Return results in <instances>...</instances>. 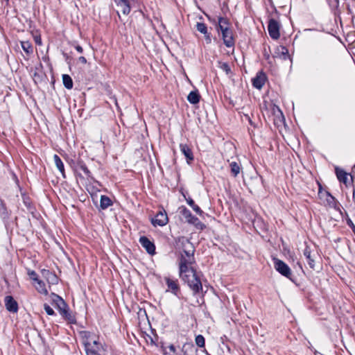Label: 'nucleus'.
Returning a JSON list of instances; mask_svg holds the SVG:
<instances>
[{
    "label": "nucleus",
    "mask_w": 355,
    "mask_h": 355,
    "mask_svg": "<svg viewBox=\"0 0 355 355\" xmlns=\"http://www.w3.org/2000/svg\"><path fill=\"white\" fill-rule=\"evenodd\" d=\"M268 31L270 36L275 40L279 37V25L278 22L274 19H270L268 21Z\"/></svg>",
    "instance_id": "obj_7"
},
{
    "label": "nucleus",
    "mask_w": 355,
    "mask_h": 355,
    "mask_svg": "<svg viewBox=\"0 0 355 355\" xmlns=\"http://www.w3.org/2000/svg\"><path fill=\"white\" fill-rule=\"evenodd\" d=\"M282 49H283L282 54L284 55H288V50L284 47H282Z\"/></svg>",
    "instance_id": "obj_37"
},
{
    "label": "nucleus",
    "mask_w": 355,
    "mask_h": 355,
    "mask_svg": "<svg viewBox=\"0 0 355 355\" xmlns=\"http://www.w3.org/2000/svg\"><path fill=\"white\" fill-rule=\"evenodd\" d=\"M21 45L23 50L27 54H31L33 53V46L29 42H28V41L21 42Z\"/></svg>",
    "instance_id": "obj_26"
},
{
    "label": "nucleus",
    "mask_w": 355,
    "mask_h": 355,
    "mask_svg": "<svg viewBox=\"0 0 355 355\" xmlns=\"http://www.w3.org/2000/svg\"><path fill=\"white\" fill-rule=\"evenodd\" d=\"M266 80L265 74L262 72H259L257 74L256 77L252 79V85L260 89L262 88Z\"/></svg>",
    "instance_id": "obj_12"
},
{
    "label": "nucleus",
    "mask_w": 355,
    "mask_h": 355,
    "mask_svg": "<svg viewBox=\"0 0 355 355\" xmlns=\"http://www.w3.org/2000/svg\"><path fill=\"white\" fill-rule=\"evenodd\" d=\"M53 159H54L55 166H57L58 169L62 174V175L64 176V164L62 162L61 159L60 158V157L58 155H54Z\"/></svg>",
    "instance_id": "obj_22"
},
{
    "label": "nucleus",
    "mask_w": 355,
    "mask_h": 355,
    "mask_svg": "<svg viewBox=\"0 0 355 355\" xmlns=\"http://www.w3.org/2000/svg\"><path fill=\"white\" fill-rule=\"evenodd\" d=\"M187 203L189 204V206H191L192 207V209H193V211L198 215L201 216L203 213V211L201 210V209L195 204L194 201L189 198L188 200H187Z\"/></svg>",
    "instance_id": "obj_25"
},
{
    "label": "nucleus",
    "mask_w": 355,
    "mask_h": 355,
    "mask_svg": "<svg viewBox=\"0 0 355 355\" xmlns=\"http://www.w3.org/2000/svg\"><path fill=\"white\" fill-rule=\"evenodd\" d=\"M62 82H63V85H64V87L67 89H70L73 87V80H72L71 78L70 77V76H69L67 74H63L62 75Z\"/></svg>",
    "instance_id": "obj_23"
},
{
    "label": "nucleus",
    "mask_w": 355,
    "mask_h": 355,
    "mask_svg": "<svg viewBox=\"0 0 355 355\" xmlns=\"http://www.w3.org/2000/svg\"><path fill=\"white\" fill-rule=\"evenodd\" d=\"M112 202L110 198L106 196H101L100 200V207L102 209H105L112 205Z\"/></svg>",
    "instance_id": "obj_20"
},
{
    "label": "nucleus",
    "mask_w": 355,
    "mask_h": 355,
    "mask_svg": "<svg viewBox=\"0 0 355 355\" xmlns=\"http://www.w3.org/2000/svg\"><path fill=\"white\" fill-rule=\"evenodd\" d=\"M10 215V211L8 210L3 200L0 198V217L5 223L8 222Z\"/></svg>",
    "instance_id": "obj_15"
},
{
    "label": "nucleus",
    "mask_w": 355,
    "mask_h": 355,
    "mask_svg": "<svg viewBox=\"0 0 355 355\" xmlns=\"http://www.w3.org/2000/svg\"><path fill=\"white\" fill-rule=\"evenodd\" d=\"M35 42H36L37 44H38L40 45L42 44L40 38H35Z\"/></svg>",
    "instance_id": "obj_38"
},
{
    "label": "nucleus",
    "mask_w": 355,
    "mask_h": 355,
    "mask_svg": "<svg viewBox=\"0 0 355 355\" xmlns=\"http://www.w3.org/2000/svg\"><path fill=\"white\" fill-rule=\"evenodd\" d=\"M169 348H170L171 351H172V352L175 351V347L174 346L171 345V346H170Z\"/></svg>",
    "instance_id": "obj_39"
},
{
    "label": "nucleus",
    "mask_w": 355,
    "mask_h": 355,
    "mask_svg": "<svg viewBox=\"0 0 355 355\" xmlns=\"http://www.w3.org/2000/svg\"><path fill=\"white\" fill-rule=\"evenodd\" d=\"M229 21L225 17H218V30L221 31L223 28H229Z\"/></svg>",
    "instance_id": "obj_27"
},
{
    "label": "nucleus",
    "mask_w": 355,
    "mask_h": 355,
    "mask_svg": "<svg viewBox=\"0 0 355 355\" xmlns=\"http://www.w3.org/2000/svg\"><path fill=\"white\" fill-rule=\"evenodd\" d=\"M53 304L58 309L60 313L69 322L73 321V317L71 315L68 310V306L59 295L52 293L51 295Z\"/></svg>",
    "instance_id": "obj_3"
},
{
    "label": "nucleus",
    "mask_w": 355,
    "mask_h": 355,
    "mask_svg": "<svg viewBox=\"0 0 355 355\" xmlns=\"http://www.w3.org/2000/svg\"><path fill=\"white\" fill-rule=\"evenodd\" d=\"M200 96L197 90L191 91L188 96L187 100L191 104H196L200 101Z\"/></svg>",
    "instance_id": "obj_19"
},
{
    "label": "nucleus",
    "mask_w": 355,
    "mask_h": 355,
    "mask_svg": "<svg viewBox=\"0 0 355 355\" xmlns=\"http://www.w3.org/2000/svg\"><path fill=\"white\" fill-rule=\"evenodd\" d=\"M164 280L168 286V288L171 290L172 293L176 294L180 289L178 281L172 279L170 277H165Z\"/></svg>",
    "instance_id": "obj_17"
},
{
    "label": "nucleus",
    "mask_w": 355,
    "mask_h": 355,
    "mask_svg": "<svg viewBox=\"0 0 355 355\" xmlns=\"http://www.w3.org/2000/svg\"><path fill=\"white\" fill-rule=\"evenodd\" d=\"M28 275H29L30 278L32 279L33 280H34L35 282L38 280L37 275L35 271H33V270L29 271Z\"/></svg>",
    "instance_id": "obj_32"
},
{
    "label": "nucleus",
    "mask_w": 355,
    "mask_h": 355,
    "mask_svg": "<svg viewBox=\"0 0 355 355\" xmlns=\"http://www.w3.org/2000/svg\"><path fill=\"white\" fill-rule=\"evenodd\" d=\"M196 344L200 347H204L205 344V338L202 335H198L196 337Z\"/></svg>",
    "instance_id": "obj_29"
},
{
    "label": "nucleus",
    "mask_w": 355,
    "mask_h": 355,
    "mask_svg": "<svg viewBox=\"0 0 355 355\" xmlns=\"http://www.w3.org/2000/svg\"><path fill=\"white\" fill-rule=\"evenodd\" d=\"M335 171L338 180L346 184L348 180V174L344 170L337 166L335 168Z\"/></svg>",
    "instance_id": "obj_18"
},
{
    "label": "nucleus",
    "mask_w": 355,
    "mask_h": 355,
    "mask_svg": "<svg viewBox=\"0 0 355 355\" xmlns=\"http://www.w3.org/2000/svg\"><path fill=\"white\" fill-rule=\"evenodd\" d=\"M182 216L186 219L187 222L195 225L198 229L203 230L205 225L200 220L194 216L191 212L186 207H182L180 210Z\"/></svg>",
    "instance_id": "obj_4"
},
{
    "label": "nucleus",
    "mask_w": 355,
    "mask_h": 355,
    "mask_svg": "<svg viewBox=\"0 0 355 355\" xmlns=\"http://www.w3.org/2000/svg\"><path fill=\"white\" fill-rule=\"evenodd\" d=\"M278 111L280 112V114L282 115V112H281V110L278 108Z\"/></svg>",
    "instance_id": "obj_42"
},
{
    "label": "nucleus",
    "mask_w": 355,
    "mask_h": 355,
    "mask_svg": "<svg viewBox=\"0 0 355 355\" xmlns=\"http://www.w3.org/2000/svg\"><path fill=\"white\" fill-rule=\"evenodd\" d=\"M196 29L205 35L207 44H210L211 39L210 33L207 32V27L205 23L198 22L196 24Z\"/></svg>",
    "instance_id": "obj_14"
},
{
    "label": "nucleus",
    "mask_w": 355,
    "mask_h": 355,
    "mask_svg": "<svg viewBox=\"0 0 355 355\" xmlns=\"http://www.w3.org/2000/svg\"><path fill=\"white\" fill-rule=\"evenodd\" d=\"M274 267L282 275L287 278H291L292 275L291 270L288 266L286 264L284 261L278 259H274Z\"/></svg>",
    "instance_id": "obj_5"
},
{
    "label": "nucleus",
    "mask_w": 355,
    "mask_h": 355,
    "mask_svg": "<svg viewBox=\"0 0 355 355\" xmlns=\"http://www.w3.org/2000/svg\"><path fill=\"white\" fill-rule=\"evenodd\" d=\"M79 61L83 63V64H86L87 63V60L85 57L83 56H80L79 58H78Z\"/></svg>",
    "instance_id": "obj_34"
},
{
    "label": "nucleus",
    "mask_w": 355,
    "mask_h": 355,
    "mask_svg": "<svg viewBox=\"0 0 355 355\" xmlns=\"http://www.w3.org/2000/svg\"><path fill=\"white\" fill-rule=\"evenodd\" d=\"M219 67L223 70L224 71H225V73L227 74H228L231 69H230V67L229 66V64L226 62H219Z\"/></svg>",
    "instance_id": "obj_30"
},
{
    "label": "nucleus",
    "mask_w": 355,
    "mask_h": 355,
    "mask_svg": "<svg viewBox=\"0 0 355 355\" xmlns=\"http://www.w3.org/2000/svg\"><path fill=\"white\" fill-rule=\"evenodd\" d=\"M36 282L37 285H35V288L37 291L42 294L47 295L48 291L46 288L45 284L40 279L36 281Z\"/></svg>",
    "instance_id": "obj_24"
},
{
    "label": "nucleus",
    "mask_w": 355,
    "mask_h": 355,
    "mask_svg": "<svg viewBox=\"0 0 355 355\" xmlns=\"http://www.w3.org/2000/svg\"><path fill=\"white\" fill-rule=\"evenodd\" d=\"M117 14L119 15V17L121 18V16H120V14H119V11H117Z\"/></svg>",
    "instance_id": "obj_41"
},
{
    "label": "nucleus",
    "mask_w": 355,
    "mask_h": 355,
    "mask_svg": "<svg viewBox=\"0 0 355 355\" xmlns=\"http://www.w3.org/2000/svg\"><path fill=\"white\" fill-rule=\"evenodd\" d=\"M180 148L182 153L187 158V162L189 164L191 161L193 160V155L191 149L187 145L181 144L180 145Z\"/></svg>",
    "instance_id": "obj_16"
},
{
    "label": "nucleus",
    "mask_w": 355,
    "mask_h": 355,
    "mask_svg": "<svg viewBox=\"0 0 355 355\" xmlns=\"http://www.w3.org/2000/svg\"><path fill=\"white\" fill-rule=\"evenodd\" d=\"M83 334L87 355H98L102 345L95 339V336L87 331Z\"/></svg>",
    "instance_id": "obj_2"
},
{
    "label": "nucleus",
    "mask_w": 355,
    "mask_h": 355,
    "mask_svg": "<svg viewBox=\"0 0 355 355\" xmlns=\"http://www.w3.org/2000/svg\"><path fill=\"white\" fill-rule=\"evenodd\" d=\"M5 306L6 309L12 313H16L18 311L17 302L14 300L12 296H6L4 300Z\"/></svg>",
    "instance_id": "obj_11"
},
{
    "label": "nucleus",
    "mask_w": 355,
    "mask_h": 355,
    "mask_svg": "<svg viewBox=\"0 0 355 355\" xmlns=\"http://www.w3.org/2000/svg\"><path fill=\"white\" fill-rule=\"evenodd\" d=\"M44 309L48 315H53L55 314L53 309L49 304H44Z\"/></svg>",
    "instance_id": "obj_31"
},
{
    "label": "nucleus",
    "mask_w": 355,
    "mask_h": 355,
    "mask_svg": "<svg viewBox=\"0 0 355 355\" xmlns=\"http://www.w3.org/2000/svg\"><path fill=\"white\" fill-rule=\"evenodd\" d=\"M193 263V256H190L187 258L184 254H182L179 266L180 278L187 284L193 292V294L196 295L202 291V285L196 270L192 267Z\"/></svg>",
    "instance_id": "obj_1"
},
{
    "label": "nucleus",
    "mask_w": 355,
    "mask_h": 355,
    "mask_svg": "<svg viewBox=\"0 0 355 355\" xmlns=\"http://www.w3.org/2000/svg\"><path fill=\"white\" fill-rule=\"evenodd\" d=\"M168 216L164 210L159 211L155 218H152L151 222L154 226H164L168 223Z\"/></svg>",
    "instance_id": "obj_8"
},
{
    "label": "nucleus",
    "mask_w": 355,
    "mask_h": 355,
    "mask_svg": "<svg viewBox=\"0 0 355 355\" xmlns=\"http://www.w3.org/2000/svg\"><path fill=\"white\" fill-rule=\"evenodd\" d=\"M330 3L334 4L335 6H338L339 4V0H329Z\"/></svg>",
    "instance_id": "obj_36"
},
{
    "label": "nucleus",
    "mask_w": 355,
    "mask_h": 355,
    "mask_svg": "<svg viewBox=\"0 0 355 355\" xmlns=\"http://www.w3.org/2000/svg\"><path fill=\"white\" fill-rule=\"evenodd\" d=\"M186 257L189 258L190 256H193V250H184L183 254Z\"/></svg>",
    "instance_id": "obj_33"
},
{
    "label": "nucleus",
    "mask_w": 355,
    "mask_h": 355,
    "mask_svg": "<svg viewBox=\"0 0 355 355\" xmlns=\"http://www.w3.org/2000/svg\"><path fill=\"white\" fill-rule=\"evenodd\" d=\"M303 254L306 259L307 263L311 269H315V260L317 254L314 250H311L309 246H306L303 252Z\"/></svg>",
    "instance_id": "obj_9"
},
{
    "label": "nucleus",
    "mask_w": 355,
    "mask_h": 355,
    "mask_svg": "<svg viewBox=\"0 0 355 355\" xmlns=\"http://www.w3.org/2000/svg\"><path fill=\"white\" fill-rule=\"evenodd\" d=\"M114 2L123 15H127L130 13V6L128 0H114Z\"/></svg>",
    "instance_id": "obj_13"
},
{
    "label": "nucleus",
    "mask_w": 355,
    "mask_h": 355,
    "mask_svg": "<svg viewBox=\"0 0 355 355\" xmlns=\"http://www.w3.org/2000/svg\"><path fill=\"white\" fill-rule=\"evenodd\" d=\"M78 167L87 176L91 177V172L83 162H78Z\"/></svg>",
    "instance_id": "obj_28"
},
{
    "label": "nucleus",
    "mask_w": 355,
    "mask_h": 355,
    "mask_svg": "<svg viewBox=\"0 0 355 355\" xmlns=\"http://www.w3.org/2000/svg\"><path fill=\"white\" fill-rule=\"evenodd\" d=\"M353 200L355 202V189L353 191Z\"/></svg>",
    "instance_id": "obj_40"
},
{
    "label": "nucleus",
    "mask_w": 355,
    "mask_h": 355,
    "mask_svg": "<svg viewBox=\"0 0 355 355\" xmlns=\"http://www.w3.org/2000/svg\"><path fill=\"white\" fill-rule=\"evenodd\" d=\"M139 243L141 246L146 249L148 254L153 255L155 253V246L154 243L151 242L147 237L141 236L139 239Z\"/></svg>",
    "instance_id": "obj_10"
},
{
    "label": "nucleus",
    "mask_w": 355,
    "mask_h": 355,
    "mask_svg": "<svg viewBox=\"0 0 355 355\" xmlns=\"http://www.w3.org/2000/svg\"><path fill=\"white\" fill-rule=\"evenodd\" d=\"M76 49L77 50V51H78V52H79V53H83V48H82L80 46H79V45H77V46H76Z\"/></svg>",
    "instance_id": "obj_35"
},
{
    "label": "nucleus",
    "mask_w": 355,
    "mask_h": 355,
    "mask_svg": "<svg viewBox=\"0 0 355 355\" xmlns=\"http://www.w3.org/2000/svg\"><path fill=\"white\" fill-rule=\"evenodd\" d=\"M222 33L223 40L227 47H233L234 46V39L233 37L232 31L230 28H223Z\"/></svg>",
    "instance_id": "obj_6"
},
{
    "label": "nucleus",
    "mask_w": 355,
    "mask_h": 355,
    "mask_svg": "<svg viewBox=\"0 0 355 355\" xmlns=\"http://www.w3.org/2000/svg\"><path fill=\"white\" fill-rule=\"evenodd\" d=\"M230 167L231 169V173L234 177H236L239 174L241 169L240 164L236 162H232L230 164Z\"/></svg>",
    "instance_id": "obj_21"
}]
</instances>
